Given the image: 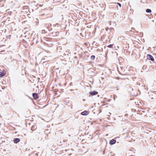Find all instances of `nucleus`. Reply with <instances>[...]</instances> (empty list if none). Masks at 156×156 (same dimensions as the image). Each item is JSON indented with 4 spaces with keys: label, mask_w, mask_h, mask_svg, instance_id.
<instances>
[{
    "label": "nucleus",
    "mask_w": 156,
    "mask_h": 156,
    "mask_svg": "<svg viewBox=\"0 0 156 156\" xmlns=\"http://www.w3.org/2000/svg\"><path fill=\"white\" fill-rule=\"evenodd\" d=\"M116 142L115 140L114 139H112L110 141L109 144L111 145L114 144Z\"/></svg>",
    "instance_id": "obj_5"
},
{
    "label": "nucleus",
    "mask_w": 156,
    "mask_h": 156,
    "mask_svg": "<svg viewBox=\"0 0 156 156\" xmlns=\"http://www.w3.org/2000/svg\"><path fill=\"white\" fill-rule=\"evenodd\" d=\"M117 4L120 6V7H121V5L120 3H117Z\"/></svg>",
    "instance_id": "obj_12"
},
{
    "label": "nucleus",
    "mask_w": 156,
    "mask_h": 156,
    "mask_svg": "<svg viewBox=\"0 0 156 156\" xmlns=\"http://www.w3.org/2000/svg\"><path fill=\"white\" fill-rule=\"evenodd\" d=\"M113 45L112 44H110L108 46V47L109 48H112Z\"/></svg>",
    "instance_id": "obj_11"
},
{
    "label": "nucleus",
    "mask_w": 156,
    "mask_h": 156,
    "mask_svg": "<svg viewBox=\"0 0 156 156\" xmlns=\"http://www.w3.org/2000/svg\"><path fill=\"white\" fill-rule=\"evenodd\" d=\"M4 76V74L3 73L1 72H0V77H2V76Z\"/></svg>",
    "instance_id": "obj_9"
},
{
    "label": "nucleus",
    "mask_w": 156,
    "mask_h": 156,
    "mask_svg": "<svg viewBox=\"0 0 156 156\" xmlns=\"http://www.w3.org/2000/svg\"><path fill=\"white\" fill-rule=\"evenodd\" d=\"M95 58V56L94 55H92L91 57V59L92 60H94Z\"/></svg>",
    "instance_id": "obj_10"
},
{
    "label": "nucleus",
    "mask_w": 156,
    "mask_h": 156,
    "mask_svg": "<svg viewBox=\"0 0 156 156\" xmlns=\"http://www.w3.org/2000/svg\"><path fill=\"white\" fill-rule=\"evenodd\" d=\"M132 30H133L134 28H132Z\"/></svg>",
    "instance_id": "obj_15"
},
{
    "label": "nucleus",
    "mask_w": 156,
    "mask_h": 156,
    "mask_svg": "<svg viewBox=\"0 0 156 156\" xmlns=\"http://www.w3.org/2000/svg\"><path fill=\"white\" fill-rule=\"evenodd\" d=\"M33 97L34 98L37 100L38 98V96L37 94L36 93H33L32 94Z\"/></svg>",
    "instance_id": "obj_3"
},
{
    "label": "nucleus",
    "mask_w": 156,
    "mask_h": 156,
    "mask_svg": "<svg viewBox=\"0 0 156 156\" xmlns=\"http://www.w3.org/2000/svg\"><path fill=\"white\" fill-rule=\"evenodd\" d=\"M20 141V140L18 138H14L13 139V142L15 144H17Z\"/></svg>",
    "instance_id": "obj_2"
},
{
    "label": "nucleus",
    "mask_w": 156,
    "mask_h": 156,
    "mask_svg": "<svg viewBox=\"0 0 156 156\" xmlns=\"http://www.w3.org/2000/svg\"><path fill=\"white\" fill-rule=\"evenodd\" d=\"M90 94L92 95H94L98 94V92L96 91H93L89 92Z\"/></svg>",
    "instance_id": "obj_4"
},
{
    "label": "nucleus",
    "mask_w": 156,
    "mask_h": 156,
    "mask_svg": "<svg viewBox=\"0 0 156 156\" xmlns=\"http://www.w3.org/2000/svg\"><path fill=\"white\" fill-rule=\"evenodd\" d=\"M37 127L35 125H34L32 126V127L31 129V130H32L33 131H34L36 129Z\"/></svg>",
    "instance_id": "obj_7"
},
{
    "label": "nucleus",
    "mask_w": 156,
    "mask_h": 156,
    "mask_svg": "<svg viewBox=\"0 0 156 156\" xmlns=\"http://www.w3.org/2000/svg\"><path fill=\"white\" fill-rule=\"evenodd\" d=\"M54 25L55 26H58V23H56V24H55V25Z\"/></svg>",
    "instance_id": "obj_13"
},
{
    "label": "nucleus",
    "mask_w": 156,
    "mask_h": 156,
    "mask_svg": "<svg viewBox=\"0 0 156 156\" xmlns=\"http://www.w3.org/2000/svg\"><path fill=\"white\" fill-rule=\"evenodd\" d=\"M147 57L148 60H151L152 61H154V59L153 56L150 54H148L147 55Z\"/></svg>",
    "instance_id": "obj_1"
},
{
    "label": "nucleus",
    "mask_w": 156,
    "mask_h": 156,
    "mask_svg": "<svg viewBox=\"0 0 156 156\" xmlns=\"http://www.w3.org/2000/svg\"><path fill=\"white\" fill-rule=\"evenodd\" d=\"M88 112L87 111H85L81 113V114L83 115H88Z\"/></svg>",
    "instance_id": "obj_6"
},
{
    "label": "nucleus",
    "mask_w": 156,
    "mask_h": 156,
    "mask_svg": "<svg viewBox=\"0 0 156 156\" xmlns=\"http://www.w3.org/2000/svg\"><path fill=\"white\" fill-rule=\"evenodd\" d=\"M146 12L147 13H151V11L150 9H147L146 10Z\"/></svg>",
    "instance_id": "obj_8"
},
{
    "label": "nucleus",
    "mask_w": 156,
    "mask_h": 156,
    "mask_svg": "<svg viewBox=\"0 0 156 156\" xmlns=\"http://www.w3.org/2000/svg\"><path fill=\"white\" fill-rule=\"evenodd\" d=\"M114 100H115V98L114 97Z\"/></svg>",
    "instance_id": "obj_14"
}]
</instances>
